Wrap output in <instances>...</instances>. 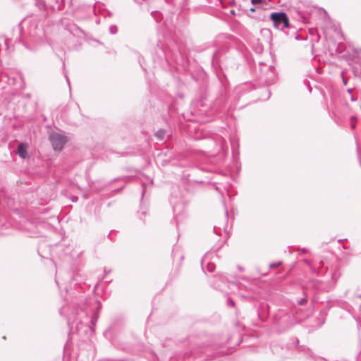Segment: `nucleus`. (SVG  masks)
Segmentation results:
<instances>
[{"label":"nucleus","mask_w":361,"mask_h":361,"mask_svg":"<svg viewBox=\"0 0 361 361\" xmlns=\"http://www.w3.org/2000/svg\"><path fill=\"white\" fill-rule=\"evenodd\" d=\"M271 20L274 26L280 30H283L289 25V20L286 14L283 12L272 13L271 14Z\"/></svg>","instance_id":"obj_1"},{"label":"nucleus","mask_w":361,"mask_h":361,"mask_svg":"<svg viewBox=\"0 0 361 361\" xmlns=\"http://www.w3.org/2000/svg\"><path fill=\"white\" fill-rule=\"evenodd\" d=\"M205 151L204 153L209 156H213L223 149V143L220 145L216 144V142L212 137L207 138L204 140Z\"/></svg>","instance_id":"obj_2"},{"label":"nucleus","mask_w":361,"mask_h":361,"mask_svg":"<svg viewBox=\"0 0 361 361\" xmlns=\"http://www.w3.org/2000/svg\"><path fill=\"white\" fill-rule=\"evenodd\" d=\"M49 140L54 150H61L66 142V137L57 133H51Z\"/></svg>","instance_id":"obj_3"},{"label":"nucleus","mask_w":361,"mask_h":361,"mask_svg":"<svg viewBox=\"0 0 361 361\" xmlns=\"http://www.w3.org/2000/svg\"><path fill=\"white\" fill-rule=\"evenodd\" d=\"M17 153L19 155L20 157L25 159L27 156V146L24 142H21L19 144L18 149H17Z\"/></svg>","instance_id":"obj_4"},{"label":"nucleus","mask_w":361,"mask_h":361,"mask_svg":"<svg viewBox=\"0 0 361 361\" xmlns=\"http://www.w3.org/2000/svg\"><path fill=\"white\" fill-rule=\"evenodd\" d=\"M35 5L40 10H47V6L44 0H35Z\"/></svg>","instance_id":"obj_5"},{"label":"nucleus","mask_w":361,"mask_h":361,"mask_svg":"<svg viewBox=\"0 0 361 361\" xmlns=\"http://www.w3.org/2000/svg\"><path fill=\"white\" fill-rule=\"evenodd\" d=\"M215 269V265L213 263L209 262L207 265V270L209 272H213Z\"/></svg>","instance_id":"obj_6"},{"label":"nucleus","mask_w":361,"mask_h":361,"mask_svg":"<svg viewBox=\"0 0 361 361\" xmlns=\"http://www.w3.org/2000/svg\"><path fill=\"white\" fill-rule=\"evenodd\" d=\"M164 130H159L157 133H156V136L160 139V140H162L164 138Z\"/></svg>","instance_id":"obj_7"},{"label":"nucleus","mask_w":361,"mask_h":361,"mask_svg":"<svg viewBox=\"0 0 361 361\" xmlns=\"http://www.w3.org/2000/svg\"><path fill=\"white\" fill-rule=\"evenodd\" d=\"M109 31L111 34H116L118 31V28L116 25H111L109 27Z\"/></svg>","instance_id":"obj_8"},{"label":"nucleus","mask_w":361,"mask_h":361,"mask_svg":"<svg viewBox=\"0 0 361 361\" xmlns=\"http://www.w3.org/2000/svg\"><path fill=\"white\" fill-rule=\"evenodd\" d=\"M228 304L232 307H234L235 305L234 302L231 298L228 299Z\"/></svg>","instance_id":"obj_9"},{"label":"nucleus","mask_w":361,"mask_h":361,"mask_svg":"<svg viewBox=\"0 0 361 361\" xmlns=\"http://www.w3.org/2000/svg\"><path fill=\"white\" fill-rule=\"evenodd\" d=\"M262 1V0H251L252 4H260Z\"/></svg>","instance_id":"obj_10"},{"label":"nucleus","mask_w":361,"mask_h":361,"mask_svg":"<svg viewBox=\"0 0 361 361\" xmlns=\"http://www.w3.org/2000/svg\"><path fill=\"white\" fill-rule=\"evenodd\" d=\"M281 262H279L277 264H271L270 265V267H276L279 266V265H281Z\"/></svg>","instance_id":"obj_11"},{"label":"nucleus","mask_w":361,"mask_h":361,"mask_svg":"<svg viewBox=\"0 0 361 361\" xmlns=\"http://www.w3.org/2000/svg\"><path fill=\"white\" fill-rule=\"evenodd\" d=\"M305 301H306V299H305V298H302V299L299 301V304H300V305H302Z\"/></svg>","instance_id":"obj_12"},{"label":"nucleus","mask_w":361,"mask_h":361,"mask_svg":"<svg viewBox=\"0 0 361 361\" xmlns=\"http://www.w3.org/2000/svg\"><path fill=\"white\" fill-rule=\"evenodd\" d=\"M301 251H302V252H304V253H305V252H308V250H307V249H305V248H302V249L301 250Z\"/></svg>","instance_id":"obj_13"},{"label":"nucleus","mask_w":361,"mask_h":361,"mask_svg":"<svg viewBox=\"0 0 361 361\" xmlns=\"http://www.w3.org/2000/svg\"><path fill=\"white\" fill-rule=\"evenodd\" d=\"M66 80H67V82H68V85L70 86V82H69L68 78V76L66 75Z\"/></svg>","instance_id":"obj_14"},{"label":"nucleus","mask_w":361,"mask_h":361,"mask_svg":"<svg viewBox=\"0 0 361 361\" xmlns=\"http://www.w3.org/2000/svg\"><path fill=\"white\" fill-rule=\"evenodd\" d=\"M304 262L307 264H310V261L307 260V259H305Z\"/></svg>","instance_id":"obj_15"},{"label":"nucleus","mask_w":361,"mask_h":361,"mask_svg":"<svg viewBox=\"0 0 361 361\" xmlns=\"http://www.w3.org/2000/svg\"><path fill=\"white\" fill-rule=\"evenodd\" d=\"M250 10V11L254 12L255 11V8L254 7H252Z\"/></svg>","instance_id":"obj_16"},{"label":"nucleus","mask_w":361,"mask_h":361,"mask_svg":"<svg viewBox=\"0 0 361 361\" xmlns=\"http://www.w3.org/2000/svg\"><path fill=\"white\" fill-rule=\"evenodd\" d=\"M149 183H150V184H152V180H149Z\"/></svg>","instance_id":"obj_17"}]
</instances>
